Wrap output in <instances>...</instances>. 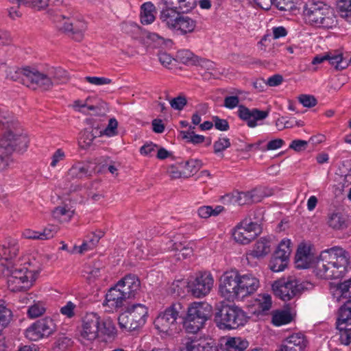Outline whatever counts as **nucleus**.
<instances>
[{"label": "nucleus", "mask_w": 351, "mask_h": 351, "mask_svg": "<svg viewBox=\"0 0 351 351\" xmlns=\"http://www.w3.org/2000/svg\"><path fill=\"white\" fill-rule=\"evenodd\" d=\"M348 252L341 247H335L323 251L314 267V273L319 278H341L347 271L350 263Z\"/></svg>", "instance_id": "obj_1"}, {"label": "nucleus", "mask_w": 351, "mask_h": 351, "mask_svg": "<svg viewBox=\"0 0 351 351\" xmlns=\"http://www.w3.org/2000/svg\"><path fill=\"white\" fill-rule=\"evenodd\" d=\"M334 298L337 301L346 300L339 308L336 324L341 343L348 346L351 343V278L337 286Z\"/></svg>", "instance_id": "obj_2"}, {"label": "nucleus", "mask_w": 351, "mask_h": 351, "mask_svg": "<svg viewBox=\"0 0 351 351\" xmlns=\"http://www.w3.org/2000/svg\"><path fill=\"white\" fill-rule=\"evenodd\" d=\"M305 21L311 26L329 29L335 25L334 10L324 1L308 0L303 8Z\"/></svg>", "instance_id": "obj_3"}, {"label": "nucleus", "mask_w": 351, "mask_h": 351, "mask_svg": "<svg viewBox=\"0 0 351 351\" xmlns=\"http://www.w3.org/2000/svg\"><path fill=\"white\" fill-rule=\"evenodd\" d=\"M246 313L234 304L221 302L216 305L215 322L220 329H235L247 321Z\"/></svg>", "instance_id": "obj_4"}, {"label": "nucleus", "mask_w": 351, "mask_h": 351, "mask_svg": "<svg viewBox=\"0 0 351 351\" xmlns=\"http://www.w3.org/2000/svg\"><path fill=\"white\" fill-rule=\"evenodd\" d=\"M8 270L10 271L7 280L8 287L12 292L28 290L39 273V269L33 268L30 263H26L24 266L19 267L12 265Z\"/></svg>", "instance_id": "obj_5"}, {"label": "nucleus", "mask_w": 351, "mask_h": 351, "mask_svg": "<svg viewBox=\"0 0 351 351\" xmlns=\"http://www.w3.org/2000/svg\"><path fill=\"white\" fill-rule=\"evenodd\" d=\"M313 284L308 281H300L292 277L274 282L272 289L274 294L283 301H289L307 290H311Z\"/></svg>", "instance_id": "obj_6"}, {"label": "nucleus", "mask_w": 351, "mask_h": 351, "mask_svg": "<svg viewBox=\"0 0 351 351\" xmlns=\"http://www.w3.org/2000/svg\"><path fill=\"white\" fill-rule=\"evenodd\" d=\"M212 306L204 302H193L187 308V313H183L182 319L186 330L196 333L202 328L210 315Z\"/></svg>", "instance_id": "obj_7"}, {"label": "nucleus", "mask_w": 351, "mask_h": 351, "mask_svg": "<svg viewBox=\"0 0 351 351\" xmlns=\"http://www.w3.org/2000/svg\"><path fill=\"white\" fill-rule=\"evenodd\" d=\"M7 136L0 137V171L5 170L10 165L14 152L25 151L29 142L27 136H22L16 139Z\"/></svg>", "instance_id": "obj_8"}, {"label": "nucleus", "mask_w": 351, "mask_h": 351, "mask_svg": "<svg viewBox=\"0 0 351 351\" xmlns=\"http://www.w3.org/2000/svg\"><path fill=\"white\" fill-rule=\"evenodd\" d=\"M147 313V308L143 304H135L128 306L118 318L119 327L128 331L135 330L145 324Z\"/></svg>", "instance_id": "obj_9"}, {"label": "nucleus", "mask_w": 351, "mask_h": 351, "mask_svg": "<svg viewBox=\"0 0 351 351\" xmlns=\"http://www.w3.org/2000/svg\"><path fill=\"white\" fill-rule=\"evenodd\" d=\"M184 308L180 302L173 303L155 319L154 324L160 332L172 335L176 328V320L183 317Z\"/></svg>", "instance_id": "obj_10"}, {"label": "nucleus", "mask_w": 351, "mask_h": 351, "mask_svg": "<svg viewBox=\"0 0 351 351\" xmlns=\"http://www.w3.org/2000/svg\"><path fill=\"white\" fill-rule=\"evenodd\" d=\"M239 272L232 269L223 273L220 278L219 292L228 301L239 300Z\"/></svg>", "instance_id": "obj_11"}, {"label": "nucleus", "mask_w": 351, "mask_h": 351, "mask_svg": "<svg viewBox=\"0 0 351 351\" xmlns=\"http://www.w3.org/2000/svg\"><path fill=\"white\" fill-rule=\"evenodd\" d=\"M69 80L67 72L62 68H51L46 73L37 70L38 89L50 90L54 84H64Z\"/></svg>", "instance_id": "obj_12"}, {"label": "nucleus", "mask_w": 351, "mask_h": 351, "mask_svg": "<svg viewBox=\"0 0 351 351\" xmlns=\"http://www.w3.org/2000/svg\"><path fill=\"white\" fill-rule=\"evenodd\" d=\"M261 232V228L258 223L252 221L250 219H245L234 228L232 236L237 243L245 245L254 240Z\"/></svg>", "instance_id": "obj_13"}, {"label": "nucleus", "mask_w": 351, "mask_h": 351, "mask_svg": "<svg viewBox=\"0 0 351 351\" xmlns=\"http://www.w3.org/2000/svg\"><path fill=\"white\" fill-rule=\"evenodd\" d=\"M214 279L209 272H200L188 282V289L194 297L202 298L207 295L211 291Z\"/></svg>", "instance_id": "obj_14"}, {"label": "nucleus", "mask_w": 351, "mask_h": 351, "mask_svg": "<svg viewBox=\"0 0 351 351\" xmlns=\"http://www.w3.org/2000/svg\"><path fill=\"white\" fill-rule=\"evenodd\" d=\"M56 330V324L49 317L36 321L25 330V337L31 341H37L47 337Z\"/></svg>", "instance_id": "obj_15"}, {"label": "nucleus", "mask_w": 351, "mask_h": 351, "mask_svg": "<svg viewBox=\"0 0 351 351\" xmlns=\"http://www.w3.org/2000/svg\"><path fill=\"white\" fill-rule=\"evenodd\" d=\"M7 77L18 81L34 90L38 89L37 69L31 66L12 67L7 71Z\"/></svg>", "instance_id": "obj_16"}, {"label": "nucleus", "mask_w": 351, "mask_h": 351, "mask_svg": "<svg viewBox=\"0 0 351 351\" xmlns=\"http://www.w3.org/2000/svg\"><path fill=\"white\" fill-rule=\"evenodd\" d=\"M101 317L95 313H87L82 319V328L80 331L82 341H92L99 335Z\"/></svg>", "instance_id": "obj_17"}, {"label": "nucleus", "mask_w": 351, "mask_h": 351, "mask_svg": "<svg viewBox=\"0 0 351 351\" xmlns=\"http://www.w3.org/2000/svg\"><path fill=\"white\" fill-rule=\"evenodd\" d=\"M0 130L4 131L1 136H9V138L13 137L16 139L22 136H27L12 114L2 107H0Z\"/></svg>", "instance_id": "obj_18"}, {"label": "nucleus", "mask_w": 351, "mask_h": 351, "mask_svg": "<svg viewBox=\"0 0 351 351\" xmlns=\"http://www.w3.org/2000/svg\"><path fill=\"white\" fill-rule=\"evenodd\" d=\"M59 17L63 20L66 19L60 28L68 33L73 39L76 41H81L87 29L86 23L84 20L77 19L73 17L70 18L64 14H60Z\"/></svg>", "instance_id": "obj_19"}, {"label": "nucleus", "mask_w": 351, "mask_h": 351, "mask_svg": "<svg viewBox=\"0 0 351 351\" xmlns=\"http://www.w3.org/2000/svg\"><path fill=\"white\" fill-rule=\"evenodd\" d=\"M239 300L254 293L259 287V280L251 274H239Z\"/></svg>", "instance_id": "obj_20"}, {"label": "nucleus", "mask_w": 351, "mask_h": 351, "mask_svg": "<svg viewBox=\"0 0 351 351\" xmlns=\"http://www.w3.org/2000/svg\"><path fill=\"white\" fill-rule=\"evenodd\" d=\"M19 251V245L16 240L10 239L0 246V261L7 269L12 266V261L16 257Z\"/></svg>", "instance_id": "obj_21"}, {"label": "nucleus", "mask_w": 351, "mask_h": 351, "mask_svg": "<svg viewBox=\"0 0 351 351\" xmlns=\"http://www.w3.org/2000/svg\"><path fill=\"white\" fill-rule=\"evenodd\" d=\"M130 299L125 294L120 287H118L117 284L112 288L110 289L106 295V300L104 304L114 309H119L123 307L126 303V300Z\"/></svg>", "instance_id": "obj_22"}, {"label": "nucleus", "mask_w": 351, "mask_h": 351, "mask_svg": "<svg viewBox=\"0 0 351 351\" xmlns=\"http://www.w3.org/2000/svg\"><path fill=\"white\" fill-rule=\"evenodd\" d=\"M158 8L160 9L159 19L160 21L169 29H173L182 12L180 11L178 8H173V6L160 5Z\"/></svg>", "instance_id": "obj_23"}, {"label": "nucleus", "mask_w": 351, "mask_h": 351, "mask_svg": "<svg viewBox=\"0 0 351 351\" xmlns=\"http://www.w3.org/2000/svg\"><path fill=\"white\" fill-rule=\"evenodd\" d=\"M117 284L118 287H120L130 299L135 297L140 288V280L134 274L126 275Z\"/></svg>", "instance_id": "obj_24"}, {"label": "nucleus", "mask_w": 351, "mask_h": 351, "mask_svg": "<svg viewBox=\"0 0 351 351\" xmlns=\"http://www.w3.org/2000/svg\"><path fill=\"white\" fill-rule=\"evenodd\" d=\"M183 349L185 351H219L218 348L213 343L190 339L184 343Z\"/></svg>", "instance_id": "obj_25"}, {"label": "nucleus", "mask_w": 351, "mask_h": 351, "mask_svg": "<svg viewBox=\"0 0 351 351\" xmlns=\"http://www.w3.org/2000/svg\"><path fill=\"white\" fill-rule=\"evenodd\" d=\"M158 7L160 5L178 8L182 13L191 11L197 5L196 0H158Z\"/></svg>", "instance_id": "obj_26"}, {"label": "nucleus", "mask_w": 351, "mask_h": 351, "mask_svg": "<svg viewBox=\"0 0 351 351\" xmlns=\"http://www.w3.org/2000/svg\"><path fill=\"white\" fill-rule=\"evenodd\" d=\"M196 21L189 16L182 14L178 18L173 30L178 32L182 35L192 33L196 27Z\"/></svg>", "instance_id": "obj_27"}, {"label": "nucleus", "mask_w": 351, "mask_h": 351, "mask_svg": "<svg viewBox=\"0 0 351 351\" xmlns=\"http://www.w3.org/2000/svg\"><path fill=\"white\" fill-rule=\"evenodd\" d=\"M248 346V341L241 337H228L221 344L222 351H244Z\"/></svg>", "instance_id": "obj_28"}, {"label": "nucleus", "mask_w": 351, "mask_h": 351, "mask_svg": "<svg viewBox=\"0 0 351 351\" xmlns=\"http://www.w3.org/2000/svg\"><path fill=\"white\" fill-rule=\"evenodd\" d=\"M270 241L262 237L254 244L251 255L256 258H262L270 252Z\"/></svg>", "instance_id": "obj_29"}, {"label": "nucleus", "mask_w": 351, "mask_h": 351, "mask_svg": "<svg viewBox=\"0 0 351 351\" xmlns=\"http://www.w3.org/2000/svg\"><path fill=\"white\" fill-rule=\"evenodd\" d=\"M155 5L150 1L145 2L141 5V22L143 25H149L153 23L156 19L154 12Z\"/></svg>", "instance_id": "obj_30"}, {"label": "nucleus", "mask_w": 351, "mask_h": 351, "mask_svg": "<svg viewBox=\"0 0 351 351\" xmlns=\"http://www.w3.org/2000/svg\"><path fill=\"white\" fill-rule=\"evenodd\" d=\"M224 200H229L230 202L239 206L251 204L247 191H234L231 194H228L223 197Z\"/></svg>", "instance_id": "obj_31"}, {"label": "nucleus", "mask_w": 351, "mask_h": 351, "mask_svg": "<svg viewBox=\"0 0 351 351\" xmlns=\"http://www.w3.org/2000/svg\"><path fill=\"white\" fill-rule=\"evenodd\" d=\"M169 248L171 247L172 250L176 252L175 256L178 260L185 259L193 255V250L188 245H185L182 243H172L171 241H169Z\"/></svg>", "instance_id": "obj_32"}, {"label": "nucleus", "mask_w": 351, "mask_h": 351, "mask_svg": "<svg viewBox=\"0 0 351 351\" xmlns=\"http://www.w3.org/2000/svg\"><path fill=\"white\" fill-rule=\"evenodd\" d=\"M99 332L110 339H114L117 335L115 324L110 318L101 319Z\"/></svg>", "instance_id": "obj_33"}, {"label": "nucleus", "mask_w": 351, "mask_h": 351, "mask_svg": "<svg viewBox=\"0 0 351 351\" xmlns=\"http://www.w3.org/2000/svg\"><path fill=\"white\" fill-rule=\"evenodd\" d=\"M328 223L335 230H343L348 226V220L344 215L334 213L328 217Z\"/></svg>", "instance_id": "obj_34"}, {"label": "nucleus", "mask_w": 351, "mask_h": 351, "mask_svg": "<svg viewBox=\"0 0 351 351\" xmlns=\"http://www.w3.org/2000/svg\"><path fill=\"white\" fill-rule=\"evenodd\" d=\"M309 250L306 246L299 247L295 254L296 267L304 269L308 267Z\"/></svg>", "instance_id": "obj_35"}, {"label": "nucleus", "mask_w": 351, "mask_h": 351, "mask_svg": "<svg viewBox=\"0 0 351 351\" xmlns=\"http://www.w3.org/2000/svg\"><path fill=\"white\" fill-rule=\"evenodd\" d=\"M201 66L206 69V71L203 74V77L205 79H217L221 74L219 69L215 67V64L210 60H202L201 62Z\"/></svg>", "instance_id": "obj_36"}, {"label": "nucleus", "mask_w": 351, "mask_h": 351, "mask_svg": "<svg viewBox=\"0 0 351 351\" xmlns=\"http://www.w3.org/2000/svg\"><path fill=\"white\" fill-rule=\"evenodd\" d=\"M290 244L291 241L289 239H282L273 254L289 261V258L291 252Z\"/></svg>", "instance_id": "obj_37"}, {"label": "nucleus", "mask_w": 351, "mask_h": 351, "mask_svg": "<svg viewBox=\"0 0 351 351\" xmlns=\"http://www.w3.org/2000/svg\"><path fill=\"white\" fill-rule=\"evenodd\" d=\"M99 136V133L97 129H85L81 132L80 136V143H83L82 147L83 148H87L90 147L95 140V138Z\"/></svg>", "instance_id": "obj_38"}, {"label": "nucleus", "mask_w": 351, "mask_h": 351, "mask_svg": "<svg viewBox=\"0 0 351 351\" xmlns=\"http://www.w3.org/2000/svg\"><path fill=\"white\" fill-rule=\"evenodd\" d=\"M327 59L329 64L333 66L336 70H343L346 69L348 64L343 62V56L341 53L335 54L331 52L326 53Z\"/></svg>", "instance_id": "obj_39"}, {"label": "nucleus", "mask_w": 351, "mask_h": 351, "mask_svg": "<svg viewBox=\"0 0 351 351\" xmlns=\"http://www.w3.org/2000/svg\"><path fill=\"white\" fill-rule=\"evenodd\" d=\"M292 320L291 314L289 311H276L272 315L271 322L274 326H280L289 324Z\"/></svg>", "instance_id": "obj_40"}, {"label": "nucleus", "mask_w": 351, "mask_h": 351, "mask_svg": "<svg viewBox=\"0 0 351 351\" xmlns=\"http://www.w3.org/2000/svg\"><path fill=\"white\" fill-rule=\"evenodd\" d=\"M88 167L81 162L73 165L68 171V176L71 178H82L88 175Z\"/></svg>", "instance_id": "obj_41"}, {"label": "nucleus", "mask_w": 351, "mask_h": 351, "mask_svg": "<svg viewBox=\"0 0 351 351\" xmlns=\"http://www.w3.org/2000/svg\"><path fill=\"white\" fill-rule=\"evenodd\" d=\"M337 10L342 18L351 22V0H338Z\"/></svg>", "instance_id": "obj_42"}, {"label": "nucleus", "mask_w": 351, "mask_h": 351, "mask_svg": "<svg viewBox=\"0 0 351 351\" xmlns=\"http://www.w3.org/2000/svg\"><path fill=\"white\" fill-rule=\"evenodd\" d=\"M289 343L298 348V351H302L306 346L305 337L301 333H295L286 338Z\"/></svg>", "instance_id": "obj_43"}, {"label": "nucleus", "mask_w": 351, "mask_h": 351, "mask_svg": "<svg viewBox=\"0 0 351 351\" xmlns=\"http://www.w3.org/2000/svg\"><path fill=\"white\" fill-rule=\"evenodd\" d=\"M73 214V211L62 206L56 207L52 213L53 217L61 222L69 221Z\"/></svg>", "instance_id": "obj_44"}, {"label": "nucleus", "mask_w": 351, "mask_h": 351, "mask_svg": "<svg viewBox=\"0 0 351 351\" xmlns=\"http://www.w3.org/2000/svg\"><path fill=\"white\" fill-rule=\"evenodd\" d=\"M180 163V167L182 170L189 171L190 176L193 175L194 173L197 171L201 167L202 162L199 160L191 159L185 162H181Z\"/></svg>", "instance_id": "obj_45"}, {"label": "nucleus", "mask_w": 351, "mask_h": 351, "mask_svg": "<svg viewBox=\"0 0 351 351\" xmlns=\"http://www.w3.org/2000/svg\"><path fill=\"white\" fill-rule=\"evenodd\" d=\"M182 138L186 139L188 143L197 145L202 143L206 138L203 135L196 134L194 131H181Z\"/></svg>", "instance_id": "obj_46"}, {"label": "nucleus", "mask_w": 351, "mask_h": 351, "mask_svg": "<svg viewBox=\"0 0 351 351\" xmlns=\"http://www.w3.org/2000/svg\"><path fill=\"white\" fill-rule=\"evenodd\" d=\"M288 261L280 258V257L272 255L271 261L269 262V268L274 272H278L283 271L287 266Z\"/></svg>", "instance_id": "obj_47"}, {"label": "nucleus", "mask_w": 351, "mask_h": 351, "mask_svg": "<svg viewBox=\"0 0 351 351\" xmlns=\"http://www.w3.org/2000/svg\"><path fill=\"white\" fill-rule=\"evenodd\" d=\"M168 173L172 179L190 177V172L182 170L180 163L171 165L168 169Z\"/></svg>", "instance_id": "obj_48"}, {"label": "nucleus", "mask_w": 351, "mask_h": 351, "mask_svg": "<svg viewBox=\"0 0 351 351\" xmlns=\"http://www.w3.org/2000/svg\"><path fill=\"white\" fill-rule=\"evenodd\" d=\"M267 116L268 112L254 108V116H250L245 121L250 128H254L257 125V121L263 120Z\"/></svg>", "instance_id": "obj_49"}, {"label": "nucleus", "mask_w": 351, "mask_h": 351, "mask_svg": "<svg viewBox=\"0 0 351 351\" xmlns=\"http://www.w3.org/2000/svg\"><path fill=\"white\" fill-rule=\"evenodd\" d=\"M46 311L43 302H38L30 306L27 311V314L31 318H36L41 316Z\"/></svg>", "instance_id": "obj_50"}, {"label": "nucleus", "mask_w": 351, "mask_h": 351, "mask_svg": "<svg viewBox=\"0 0 351 351\" xmlns=\"http://www.w3.org/2000/svg\"><path fill=\"white\" fill-rule=\"evenodd\" d=\"M58 229L57 226L49 225L43 231L39 232L40 240H47L53 238Z\"/></svg>", "instance_id": "obj_51"}, {"label": "nucleus", "mask_w": 351, "mask_h": 351, "mask_svg": "<svg viewBox=\"0 0 351 351\" xmlns=\"http://www.w3.org/2000/svg\"><path fill=\"white\" fill-rule=\"evenodd\" d=\"M117 121L114 118L110 119L106 129L103 131H99V136L104 134L108 136H112L115 135L117 134Z\"/></svg>", "instance_id": "obj_52"}, {"label": "nucleus", "mask_w": 351, "mask_h": 351, "mask_svg": "<svg viewBox=\"0 0 351 351\" xmlns=\"http://www.w3.org/2000/svg\"><path fill=\"white\" fill-rule=\"evenodd\" d=\"M177 57L183 63L189 62H195L197 58L191 51L187 49L180 50L177 53Z\"/></svg>", "instance_id": "obj_53"}, {"label": "nucleus", "mask_w": 351, "mask_h": 351, "mask_svg": "<svg viewBox=\"0 0 351 351\" xmlns=\"http://www.w3.org/2000/svg\"><path fill=\"white\" fill-rule=\"evenodd\" d=\"M251 204L259 202L266 195L261 187H256L247 191Z\"/></svg>", "instance_id": "obj_54"}, {"label": "nucleus", "mask_w": 351, "mask_h": 351, "mask_svg": "<svg viewBox=\"0 0 351 351\" xmlns=\"http://www.w3.org/2000/svg\"><path fill=\"white\" fill-rule=\"evenodd\" d=\"M230 145L231 143L228 138H220L214 143V153L217 154L221 152L226 149L230 147Z\"/></svg>", "instance_id": "obj_55"}, {"label": "nucleus", "mask_w": 351, "mask_h": 351, "mask_svg": "<svg viewBox=\"0 0 351 351\" xmlns=\"http://www.w3.org/2000/svg\"><path fill=\"white\" fill-rule=\"evenodd\" d=\"M298 101L303 105L304 107L312 108L316 106L317 101L313 95H300L298 97Z\"/></svg>", "instance_id": "obj_56"}, {"label": "nucleus", "mask_w": 351, "mask_h": 351, "mask_svg": "<svg viewBox=\"0 0 351 351\" xmlns=\"http://www.w3.org/2000/svg\"><path fill=\"white\" fill-rule=\"evenodd\" d=\"M76 308V305L71 302L69 301L66 302V304L60 308V313L63 315H65L68 318H72L75 315V309Z\"/></svg>", "instance_id": "obj_57"}, {"label": "nucleus", "mask_w": 351, "mask_h": 351, "mask_svg": "<svg viewBox=\"0 0 351 351\" xmlns=\"http://www.w3.org/2000/svg\"><path fill=\"white\" fill-rule=\"evenodd\" d=\"M186 104L187 101L184 96L180 95L170 101L171 108L177 110H182Z\"/></svg>", "instance_id": "obj_58"}, {"label": "nucleus", "mask_w": 351, "mask_h": 351, "mask_svg": "<svg viewBox=\"0 0 351 351\" xmlns=\"http://www.w3.org/2000/svg\"><path fill=\"white\" fill-rule=\"evenodd\" d=\"M49 3V0H29L27 7L32 8L39 11L47 8Z\"/></svg>", "instance_id": "obj_59"}, {"label": "nucleus", "mask_w": 351, "mask_h": 351, "mask_svg": "<svg viewBox=\"0 0 351 351\" xmlns=\"http://www.w3.org/2000/svg\"><path fill=\"white\" fill-rule=\"evenodd\" d=\"M85 81L94 85L101 86L104 84H109L112 82V80L104 77H90L87 76L84 78Z\"/></svg>", "instance_id": "obj_60"}, {"label": "nucleus", "mask_w": 351, "mask_h": 351, "mask_svg": "<svg viewBox=\"0 0 351 351\" xmlns=\"http://www.w3.org/2000/svg\"><path fill=\"white\" fill-rule=\"evenodd\" d=\"M213 121L215 128L218 130L227 131L230 128L229 123L226 119H220L217 116L213 117Z\"/></svg>", "instance_id": "obj_61"}, {"label": "nucleus", "mask_w": 351, "mask_h": 351, "mask_svg": "<svg viewBox=\"0 0 351 351\" xmlns=\"http://www.w3.org/2000/svg\"><path fill=\"white\" fill-rule=\"evenodd\" d=\"M71 345V340L68 337H60L56 342V351H66L67 348Z\"/></svg>", "instance_id": "obj_62"}, {"label": "nucleus", "mask_w": 351, "mask_h": 351, "mask_svg": "<svg viewBox=\"0 0 351 351\" xmlns=\"http://www.w3.org/2000/svg\"><path fill=\"white\" fill-rule=\"evenodd\" d=\"M259 308L263 311H268L271 307V297L269 294L259 295Z\"/></svg>", "instance_id": "obj_63"}, {"label": "nucleus", "mask_w": 351, "mask_h": 351, "mask_svg": "<svg viewBox=\"0 0 351 351\" xmlns=\"http://www.w3.org/2000/svg\"><path fill=\"white\" fill-rule=\"evenodd\" d=\"M66 155L62 149H58L51 156L50 166L56 167L58 164L65 159Z\"/></svg>", "instance_id": "obj_64"}]
</instances>
